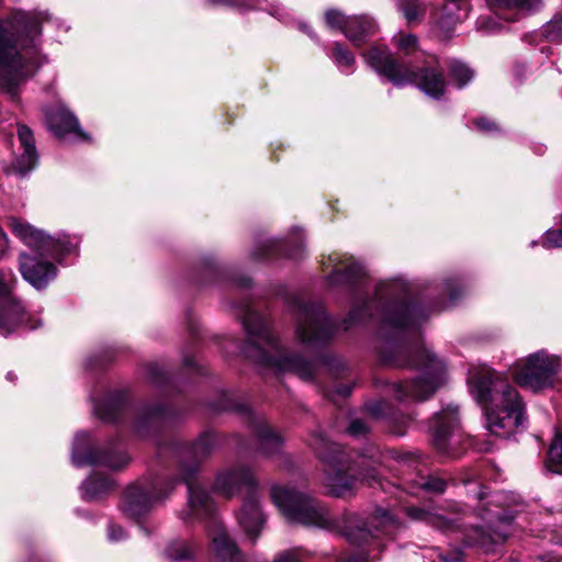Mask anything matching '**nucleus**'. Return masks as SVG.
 I'll return each mask as SVG.
<instances>
[{"label": "nucleus", "mask_w": 562, "mask_h": 562, "mask_svg": "<svg viewBox=\"0 0 562 562\" xmlns=\"http://www.w3.org/2000/svg\"><path fill=\"white\" fill-rule=\"evenodd\" d=\"M295 336L302 346L316 347L338 330H348L376 319L379 359L385 366L414 367L422 376L412 381L386 383V392L400 403L428 400L445 382L446 368L425 346H417L419 328L428 313L409 302L407 283L395 278L380 282L371 297L356 302L341 324H336L319 303L296 299L293 304Z\"/></svg>", "instance_id": "f257e3e1"}, {"label": "nucleus", "mask_w": 562, "mask_h": 562, "mask_svg": "<svg viewBox=\"0 0 562 562\" xmlns=\"http://www.w3.org/2000/svg\"><path fill=\"white\" fill-rule=\"evenodd\" d=\"M271 498L289 521L324 529H338L349 542L359 546L371 538L378 539L380 533L392 537L401 528L400 522L383 508H378L370 518L373 530L369 529L362 517L356 514L334 518L318 501L290 486L273 485Z\"/></svg>", "instance_id": "f03ea898"}, {"label": "nucleus", "mask_w": 562, "mask_h": 562, "mask_svg": "<svg viewBox=\"0 0 562 562\" xmlns=\"http://www.w3.org/2000/svg\"><path fill=\"white\" fill-rule=\"evenodd\" d=\"M65 29V23L46 11L14 10L0 19V88L14 94L16 88L36 68L37 38L42 25Z\"/></svg>", "instance_id": "7ed1b4c3"}, {"label": "nucleus", "mask_w": 562, "mask_h": 562, "mask_svg": "<svg viewBox=\"0 0 562 562\" xmlns=\"http://www.w3.org/2000/svg\"><path fill=\"white\" fill-rule=\"evenodd\" d=\"M233 307L246 331V341L241 349L245 357L266 370L294 373L304 381L313 380L315 362L282 346L271 331L267 319L252 310L248 301L234 304Z\"/></svg>", "instance_id": "20e7f679"}, {"label": "nucleus", "mask_w": 562, "mask_h": 562, "mask_svg": "<svg viewBox=\"0 0 562 562\" xmlns=\"http://www.w3.org/2000/svg\"><path fill=\"white\" fill-rule=\"evenodd\" d=\"M470 393L483 408L487 429L495 436L508 437L525 427V404L518 391L491 367L469 370Z\"/></svg>", "instance_id": "39448f33"}, {"label": "nucleus", "mask_w": 562, "mask_h": 562, "mask_svg": "<svg viewBox=\"0 0 562 562\" xmlns=\"http://www.w3.org/2000/svg\"><path fill=\"white\" fill-rule=\"evenodd\" d=\"M8 226L15 237L34 250L33 255L21 254L20 271L24 280L37 290L46 288L58 272L57 267L45 256L61 262L67 256L77 252L79 241L65 233L50 236L18 217H10Z\"/></svg>", "instance_id": "423d86ee"}, {"label": "nucleus", "mask_w": 562, "mask_h": 562, "mask_svg": "<svg viewBox=\"0 0 562 562\" xmlns=\"http://www.w3.org/2000/svg\"><path fill=\"white\" fill-rule=\"evenodd\" d=\"M364 63L380 78L402 88L415 85L420 91L434 99H440L447 88L443 68L436 57L422 65H412L396 59L385 46L374 45L362 54Z\"/></svg>", "instance_id": "0eeeda50"}, {"label": "nucleus", "mask_w": 562, "mask_h": 562, "mask_svg": "<svg viewBox=\"0 0 562 562\" xmlns=\"http://www.w3.org/2000/svg\"><path fill=\"white\" fill-rule=\"evenodd\" d=\"M217 447L214 434L204 432L193 443H177L173 447L181 464V480L188 486V506L180 513V519L191 522L211 517L215 506L210 493L194 480L200 463L204 461Z\"/></svg>", "instance_id": "6e6552de"}, {"label": "nucleus", "mask_w": 562, "mask_h": 562, "mask_svg": "<svg viewBox=\"0 0 562 562\" xmlns=\"http://www.w3.org/2000/svg\"><path fill=\"white\" fill-rule=\"evenodd\" d=\"M308 445L325 464L324 485L330 495L336 497L352 495L361 483L369 486L382 485L374 467H368L363 469L366 472L356 475V465L346 459L342 448L327 439L323 432L313 434Z\"/></svg>", "instance_id": "1a4fd4ad"}, {"label": "nucleus", "mask_w": 562, "mask_h": 562, "mask_svg": "<svg viewBox=\"0 0 562 562\" xmlns=\"http://www.w3.org/2000/svg\"><path fill=\"white\" fill-rule=\"evenodd\" d=\"M561 371V356L541 349L520 360L514 374L519 385L540 392L554 387L560 382Z\"/></svg>", "instance_id": "9d476101"}, {"label": "nucleus", "mask_w": 562, "mask_h": 562, "mask_svg": "<svg viewBox=\"0 0 562 562\" xmlns=\"http://www.w3.org/2000/svg\"><path fill=\"white\" fill-rule=\"evenodd\" d=\"M179 483L178 479L156 476L151 480L131 485L121 503L122 513L139 520L159 502L166 499Z\"/></svg>", "instance_id": "9b49d317"}, {"label": "nucleus", "mask_w": 562, "mask_h": 562, "mask_svg": "<svg viewBox=\"0 0 562 562\" xmlns=\"http://www.w3.org/2000/svg\"><path fill=\"white\" fill-rule=\"evenodd\" d=\"M14 276L11 270L0 268V335L7 336L19 325L26 324L33 330L41 327V319L25 318L24 308L12 295Z\"/></svg>", "instance_id": "f8f14e48"}, {"label": "nucleus", "mask_w": 562, "mask_h": 562, "mask_svg": "<svg viewBox=\"0 0 562 562\" xmlns=\"http://www.w3.org/2000/svg\"><path fill=\"white\" fill-rule=\"evenodd\" d=\"M128 456L119 449L101 451L93 449L90 436L86 431H78L74 438L71 461L76 467L102 465L111 470H119L128 462Z\"/></svg>", "instance_id": "ddd939ff"}, {"label": "nucleus", "mask_w": 562, "mask_h": 562, "mask_svg": "<svg viewBox=\"0 0 562 562\" xmlns=\"http://www.w3.org/2000/svg\"><path fill=\"white\" fill-rule=\"evenodd\" d=\"M324 270L330 269L326 277L329 286L348 290L361 286L366 278L364 266L348 254L333 252L322 260Z\"/></svg>", "instance_id": "4468645a"}, {"label": "nucleus", "mask_w": 562, "mask_h": 562, "mask_svg": "<svg viewBox=\"0 0 562 562\" xmlns=\"http://www.w3.org/2000/svg\"><path fill=\"white\" fill-rule=\"evenodd\" d=\"M258 482L251 469L244 464L225 468L217 472L214 480V490L229 498L240 494H257Z\"/></svg>", "instance_id": "2eb2a0df"}, {"label": "nucleus", "mask_w": 562, "mask_h": 562, "mask_svg": "<svg viewBox=\"0 0 562 562\" xmlns=\"http://www.w3.org/2000/svg\"><path fill=\"white\" fill-rule=\"evenodd\" d=\"M325 22L328 27L341 31L356 46H360L375 27L374 21L367 15L347 16L337 9L325 12Z\"/></svg>", "instance_id": "dca6fc26"}, {"label": "nucleus", "mask_w": 562, "mask_h": 562, "mask_svg": "<svg viewBox=\"0 0 562 562\" xmlns=\"http://www.w3.org/2000/svg\"><path fill=\"white\" fill-rule=\"evenodd\" d=\"M46 121L49 130L60 139L89 140V135L83 132L75 114L61 102L46 111Z\"/></svg>", "instance_id": "f3484780"}, {"label": "nucleus", "mask_w": 562, "mask_h": 562, "mask_svg": "<svg viewBox=\"0 0 562 562\" xmlns=\"http://www.w3.org/2000/svg\"><path fill=\"white\" fill-rule=\"evenodd\" d=\"M459 427L458 407L448 405L434 417V443L438 451L449 453V448L457 443L454 439Z\"/></svg>", "instance_id": "a211bd4d"}, {"label": "nucleus", "mask_w": 562, "mask_h": 562, "mask_svg": "<svg viewBox=\"0 0 562 562\" xmlns=\"http://www.w3.org/2000/svg\"><path fill=\"white\" fill-rule=\"evenodd\" d=\"M303 251L304 246L302 236H297L296 234L291 248L290 241L278 238H268L258 241L254 247L250 256L256 261L272 260L279 257H288L296 260L302 257Z\"/></svg>", "instance_id": "6ab92c4d"}, {"label": "nucleus", "mask_w": 562, "mask_h": 562, "mask_svg": "<svg viewBox=\"0 0 562 562\" xmlns=\"http://www.w3.org/2000/svg\"><path fill=\"white\" fill-rule=\"evenodd\" d=\"M18 139L20 143L19 153L11 162L12 170L25 176L32 171L37 164V150L32 131L23 124L18 126Z\"/></svg>", "instance_id": "aec40b11"}, {"label": "nucleus", "mask_w": 562, "mask_h": 562, "mask_svg": "<svg viewBox=\"0 0 562 562\" xmlns=\"http://www.w3.org/2000/svg\"><path fill=\"white\" fill-rule=\"evenodd\" d=\"M213 562H244L240 551L222 522L214 520L210 528Z\"/></svg>", "instance_id": "412c9836"}, {"label": "nucleus", "mask_w": 562, "mask_h": 562, "mask_svg": "<svg viewBox=\"0 0 562 562\" xmlns=\"http://www.w3.org/2000/svg\"><path fill=\"white\" fill-rule=\"evenodd\" d=\"M237 519L250 538L255 539L259 536L265 524V516L261 512L257 494L246 495Z\"/></svg>", "instance_id": "4be33fe9"}, {"label": "nucleus", "mask_w": 562, "mask_h": 562, "mask_svg": "<svg viewBox=\"0 0 562 562\" xmlns=\"http://www.w3.org/2000/svg\"><path fill=\"white\" fill-rule=\"evenodd\" d=\"M251 427L262 454L270 457L280 451L283 439L270 428L263 417L258 416L257 418H252Z\"/></svg>", "instance_id": "5701e85b"}, {"label": "nucleus", "mask_w": 562, "mask_h": 562, "mask_svg": "<svg viewBox=\"0 0 562 562\" xmlns=\"http://www.w3.org/2000/svg\"><path fill=\"white\" fill-rule=\"evenodd\" d=\"M114 488L111 476L94 472L81 484V496L85 501L92 502L104 497Z\"/></svg>", "instance_id": "b1692460"}, {"label": "nucleus", "mask_w": 562, "mask_h": 562, "mask_svg": "<svg viewBox=\"0 0 562 562\" xmlns=\"http://www.w3.org/2000/svg\"><path fill=\"white\" fill-rule=\"evenodd\" d=\"M215 4H223L228 7H235L240 10L258 9L266 10L270 15L277 18L282 22H286L290 13L279 3H267V0H210Z\"/></svg>", "instance_id": "393cba45"}, {"label": "nucleus", "mask_w": 562, "mask_h": 562, "mask_svg": "<svg viewBox=\"0 0 562 562\" xmlns=\"http://www.w3.org/2000/svg\"><path fill=\"white\" fill-rule=\"evenodd\" d=\"M93 401V413L104 422H115L125 405V395L121 392L108 394L101 402Z\"/></svg>", "instance_id": "a878e982"}, {"label": "nucleus", "mask_w": 562, "mask_h": 562, "mask_svg": "<svg viewBox=\"0 0 562 562\" xmlns=\"http://www.w3.org/2000/svg\"><path fill=\"white\" fill-rule=\"evenodd\" d=\"M491 8L495 10H505L510 15L506 16L507 21H515L520 15L527 14L536 10L539 0H486Z\"/></svg>", "instance_id": "bb28decb"}, {"label": "nucleus", "mask_w": 562, "mask_h": 562, "mask_svg": "<svg viewBox=\"0 0 562 562\" xmlns=\"http://www.w3.org/2000/svg\"><path fill=\"white\" fill-rule=\"evenodd\" d=\"M405 513L412 520L426 522L440 530L446 531L453 528V522L450 519L431 510L411 506L405 508Z\"/></svg>", "instance_id": "cd10ccee"}, {"label": "nucleus", "mask_w": 562, "mask_h": 562, "mask_svg": "<svg viewBox=\"0 0 562 562\" xmlns=\"http://www.w3.org/2000/svg\"><path fill=\"white\" fill-rule=\"evenodd\" d=\"M507 532L494 531L493 535L484 531L481 527H475L471 530V535L467 537L468 546H477L484 548L485 550L490 549V544L503 542L507 538Z\"/></svg>", "instance_id": "c85d7f7f"}, {"label": "nucleus", "mask_w": 562, "mask_h": 562, "mask_svg": "<svg viewBox=\"0 0 562 562\" xmlns=\"http://www.w3.org/2000/svg\"><path fill=\"white\" fill-rule=\"evenodd\" d=\"M431 290L439 296H448L450 301H454L460 296L463 284L458 276H449L440 281L434 282Z\"/></svg>", "instance_id": "c756f323"}, {"label": "nucleus", "mask_w": 562, "mask_h": 562, "mask_svg": "<svg viewBox=\"0 0 562 562\" xmlns=\"http://www.w3.org/2000/svg\"><path fill=\"white\" fill-rule=\"evenodd\" d=\"M165 555L172 561L193 562V549L182 539L170 541L165 549Z\"/></svg>", "instance_id": "7c9ffc66"}, {"label": "nucleus", "mask_w": 562, "mask_h": 562, "mask_svg": "<svg viewBox=\"0 0 562 562\" xmlns=\"http://www.w3.org/2000/svg\"><path fill=\"white\" fill-rule=\"evenodd\" d=\"M164 415L161 406L148 407L139 416L135 423V429L140 436H146V430L149 427H156L160 424Z\"/></svg>", "instance_id": "2f4dec72"}, {"label": "nucleus", "mask_w": 562, "mask_h": 562, "mask_svg": "<svg viewBox=\"0 0 562 562\" xmlns=\"http://www.w3.org/2000/svg\"><path fill=\"white\" fill-rule=\"evenodd\" d=\"M546 467L552 473L562 474V430L557 432L550 445Z\"/></svg>", "instance_id": "473e14b6"}, {"label": "nucleus", "mask_w": 562, "mask_h": 562, "mask_svg": "<svg viewBox=\"0 0 562 562\" xmlns=\"http://www.w3.org/2000/svg\"><path fill=\"white\" fill-rule=\"evenodd\" d=\"M367 409L374 418H385L394 424H404V417L397 416L393 407L384 400L369 403Z\"/></svg>", "instance_id": "72a5a7b5"}, {"label": "nucleus", "mask_w": 562, "mask_h": 562, "mask_svg": "<svg viewBox=\"0 0 562 562\" xmlns=\"http://www.w3.org/2000/svg\"><path fill=\"white\" fill-rule=\"evenodd\" d=\"M331 59L341 72L352 74L356 64L355 55L340 43H335Z\"/></svg>", "instance_id": "f704fd0d"}, {"label": "nucleus", "mask_w": 562, "mask_h": 562, "mask_svg": "<svg viewBox=\"0 0 562 562\" xmlns=\"http://www.w3.org/2000/svg\"><path fill=\"white\" fill-rule=\"evenodd\" d=\"M398 9L408 24L420 22L426 12L424 4L419 0H401Z\"/></svg>", "instance_id": "c9c22d12"}, {"label": "nucleus", "mask_w": 562, "mask_h": 562, "mask_svg": "<svg viewBox=\"0 0 562 562\" xmlns=\"http://www.w3.org/2000/svg\"><path fill=\"white\" fill-rule=\"evenodd\" d=\"M450 77L457 87L461 89L473 79L474 72L465 64L456 60L450 65Z\"/></svg>", "instance_id": "e433bc0d"}, {"label": "nucleus", "mask_w": 562, "mask_h": 562, "mask_svg": "<svg viewBox=\"0 0 562 562\" xmlns=\"http://www.w3.org/2000/svg\"><path fill=\"white\" fill-rule=\"evenodd\" d=\"M393 44L404 55H412L419 48L417 36L411 33L398 32L393 36Z\"/></svg>", "instance_id": "4c0bfd02"}, {"label": "nucleus", "mask_w": 562, "mask_h": 562, "mask_svg": "<svg viewBox=\"0 0 562 562\" xmlns=\"http://www.w3.org/2000/svg\"><path fill=\"white\" fill-rule=\"evenodd\" d=\"M558 229H548L541 237V246L546 249L562 248V214L559 217Z\"/></svg>", "instance_id": "58836bf2"}, {"label": "nucleus", "mask_w": 562, "mask_h": 562, "mask_svg": "<svg viewBox=\"0 0 562 562\" xmlns=\"http://www.w3.org/2000/svg\"><path fill=\"white\" fill-rule=\"evenodd\" d=\"M414 485L431 493H442L446 490V482L435 476L420 475L414 481Z\"/></svg>", "instance_id": "ea45409f"}, {"label": "nucleus", "mask_w": 562, "mask_h": 562, "mask_svg": "<svg viewBox=\"0 0 562 562\" xmlns=\"http://www.w3.org/2000/svg\"><path fill=\"white\" fill-rule=\"evenodd\" d=\"M543 33L550 42L562 41V13H558L548 22Z\"/></svg>", "instance_id": "a19ab883"}, {"label": "nucleus", "mask_w": 562, "mask_h": 562, "mask_svg": "<svg viewBox=\"0 0 562 562\" xmlns=\"http://www.w3.org/2000/svg\"><path fill=\"white\" fill-rule=\"evenodd\" d=\"M476 29L485 34H493L501 29V25L493 16H480L476 20Z\"/></svg>", "instance_id": "79ce46f5"}, {"label": "nucleus", "mask_w": 562, "mask_h": 562, "mask_svg": "<svg viewBox=\"0 0 562 562\" xmlns=\"http://www.w3.org/2000/svg\"><path fill=\"white\" fill-rule=\"evenodd\" d=\"M368 431L367 424L361 419H353L347 428V432L352 437H361Z\"/></svg>", "instance_id": "37998d69"}, {"label": "nucleus", "mask_w": 562, "mask_h": 562, "mask_svg": "<svg viewBox=\"0 0 562 562\" xmlns=\"http://www.w3.org/2000/svg\"><path fill=\"white\" fill-rule=\"evenodd\" d=\"M126 537H127V533L121 526H119L114 522H111L109 525L108 538L111 542H120V541L126 539Z\"/></svg>", "instance_id": "c03bdc74"}, {"label": "nucleus", "mask_w": 562, "mask_h": 562, "mask_svg": "<svg viewBox=\"0 0 562 562\" xmlns=\"http://www.w3.org/2000/svg\"><path fill=\"white\" fill-rule=\"evenodd\" d=\"M232 409L238 412V413H243V414H246L249 418V423L250 425H252V418H257L258 416L255 415L250 407L248 406L247 403H232V406H231ZM224 409H229V406H224Z\"/></svg>", "instance_id": "a18cd8bd"}, {"label": "nucleus", "mask_w": 562, "mask_h": 562, "mask_svg": "<svg viewBox=\"0 0 562 562\" xmlns=\"http://www.w3.org/2000/svg\"><path fill=\"white\" fill-rule=\"evenodd\" d=\"M232 409L238 412V413H243V414H246L249 418V423L250 425H252V418H257L258 416L255 415L250 407L248 406L247 403H232V406H231ZM224 409H229V406H224Z\"/></svg>", "instance_id": "49530a36"}, {"label": "nucleus", "mask_w": 562, "mask_h": 562, "mask_svg": "<svg viewBox=\"0 0 562 562\" xmlns=\"http://www.w3.org/2000/svg\"><path fill=\"white\" fill-rule=\"evenodd\" d=\"M273 562H300L297 550H286L274 558Z\"/></svg>", "instance_id": "de8ad7c7"}, {"label": "nucleus", "mask_w": 562, "mask_h": 562, "mask_svg": "<svg viewBox=\"0 0 562 562\" xmlns=\"http://www.w3.org/2000/svg\"><path fill=\"white\" fill-rule=\"evenodd\" d=\"M474 124L479 130L486 133H491L497 130L496 123L486 117H480L475 120Z\"/></svg>", "instance_id": "09e8293b"}, {"label": "nucleus", "mask_w": 562, "mask_h": 562, "mask_svg": "<svg viewBox=\"0 0 562 562\" xmlns=\"http://www.w3.org/2000/svg\"><path fill=\"white\" fill-rule=\"evenodd\" d=\"M439 559L441 562H462L463 553L460 549L450 552L440 553Z\"/></svg>", "instance_id": "8fccbe9b"}, {"label": "nucleus", "mask_w": 562, "mask_h": 562, "mask_svg": "<svg viewBox=\"0 0 562 562\" xmlns=\"http://www.w3.org/2000/svg\"><path fill=\"white\" fill-rule=\"evenodd\" d=\"M148 376L154 381L158 382V376L164 374L158 364L151 363L147 367Z\"/></svg>", "instance_id": "3c124183"}, {"label": "nucleus", "mask_w": 562, "mask_h": 562, "mask_svg": "<svg viewBox=\"0 0 562 562\" xmlns=\"http://www.w3.org/2000/svg\"><path fill=\"white\" fill-rule=\"evenodd\" d=\"M338 562H367V558L362 554L359 555H352L347 559L340 560Z\"/></svg>", "instance_id": "603ef678"}, {"label": "nucleus", "mask_w": 562, "mask_h": 562, "mask_svg": "<svg viewBox=\"0 0 562 562\" xmlns=\"http://www.w3.org/2000/svg\"><path fill=\"white\" fill-rule=\"evenodd\" d=\"M8 246V236L7 234L0 228V251H3Z\"/></svg>", "instance_id": "864d4df0"}, {"label": "nucleus", "mask_w": 562, "mask_h": 562, "mask_svg": "<svg viewBox=\"0 0 562 562\" xmlns=\"http://www.w3.org/2000/svg\"><path fill=\"white\" fill-rule=\"evenodd\" d=\"M336 392L342 396V397H346L348 396L350 393H351V386H347V385H341V386H338Z\"/></svg>", "instance_id": "5fc2aeb1"}, {"label": "nucleus", "mask_w": 562, "mask_h": 562, "mask_svg": "<svg viewBox=\"0 0 562 562\" xmlns=\"http://www.w3.org/2000/svg\"><path fill=\"white\" fill-rule=\"evenodd\" d=\"M300 30L306 33L310 37H314V34L311 27L306 23H300Z\"/></svg>", "instance_id": "6e6d98bb"}, {"label": "nucleus", "mask_w": 562, "mask_h": 562, "mask_svg": "<svg viewBox=\"0 0 562 562\" xmlns=\"http://www.w3.org/2000/svg\"><path fill=\"white\" fill-rule=\"evenodd\" d=\"M183 361L188 368H194L196 366L195 360L193 358L186 357Z\"/></svg>", "instance_id": "4d7b16f0"}, {"label": "nucleus", "mask_w": 562, "mask_h": 562, "mask_svg": "<svg viewBox=\"0 0 562 562\" xmlns=\"http://www.w3.org/2000/svg\"><path fill=\"white\" fill-rule=\"evenodd\" d=\"M251 283V280L249 278H244L241 281H240V286H249Z\"/></svg>", "instance_id": "13d9d810"}, {"label": "nucleus", "mask_w": 562, "mask_h": 562, "mask_svg": "<svg viewBox=\"0 0 562 562\" xmlns=\"http://www.w3.org/2000/svg\"><path fill=\"white\" fill-rule=\"evenodd\" d=\"M486 495L487 493L485 492V490L481 488L476 496L479 499H483Z\"/></svg>", "instance_id": "bf43d9fd"}, {"label": "nucleus", "mask_w": 562, "mask_h": 562, "mask_svg": "<svg viewBox=\"0 0 562 562\" xmlns=\"http://www.w3.org/2000/svg\"><path fill=\"white\" fill-rule=\"evenodd\" d=\"M7 379L10 380V381H13L14 376H13V373L12 372H9L7 374Z\"/></svg>", "instance_id": "052dcab7"}, {"label": "nucleus", "mask_w": 562, "mask_h": 562, "mask_svg": "<svg viewBox=\"0 0 562 562\" xmlns=\"http://www.w3.org/2000/svg\"><path fill=\"white\" fill-rule=\"evenodd\" d=\"M537 245H538V240H532V241L530 243V247H531V248L536 247Z\"/></svg>", "instance_id": "680f3d73"}, {"label": "nucleus", "mask_w": 562, "mask_h": 562, "mask_svg": "<svg viewBox=\"0 0 562 562\" xmlns=\"http://www.w3.org/2000/svg\"><path fill=\"white\" fill-rule=\"evenodd\" d=\"M353 31L359 33L361 31V27L360 26H353Z\"/></svg>", "instance_id": "e2e57ef3"}, {"label": "nucleus", "mask_w": 562, "mask_h": 562, "mask_svg": "<svg viewBox=\"0 0 562 562\" xmlns=\"http://www.w3.org/2000/svg\"><path fill=\"white\" fill-rule=\"evenodd\" d=\"M357 468H364V462L361 461L359 464H357Z\"/></svg>", "instance_id": "0e129e2a"}]
</instances>
